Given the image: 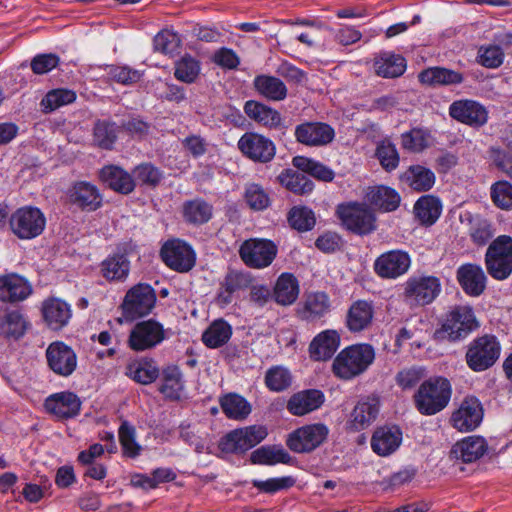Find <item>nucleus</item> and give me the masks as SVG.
<instances>
[{"label":"nucleus","instance_id":"obj_47","mask_svg":"<svg viewBox=\"0 0 512 512\" xmlns=\"http://www.w3.org/2000/svg\"><path fill=\"white\" fill-rule=\"evenodd\" d=\"M232 335L231 326L224 320L214 321L203 333L202 341L209 348H218L228 342Z\"/></svg>","mask_w":512,"mask_h":512},{"label":"nucleus","instance_id":"obj_4","mask_svg":"<svg viewBox=\"0 0 512 512\" xmlns=\"http://www.w3.org/2000/svg\"><path fill=\"white\" fill-rule=\"evenodd\" d=\"M441 281L433 275H413L404 283L403 297L411 306L431 304L441 292Z\"/></svg>","mask_w":512,"mask_h":512},{"label":"nucleus","instance_id":"obj_39","mask_svg":"<svg viewBox=\"0 0 512 512\" xmlns=\"http://www.w3.org/2000/svg\"><path fill=\"white\" fill-rule=\"evenodd\" d=\"M419 81L422 84L437 85H453L463 81V75L457 71L443 67H430L420 72Z\"/></svg>","mask_w":512,"mask_h":512},{"label":"nucleus","instance_id":"obj_38","mask_svg":"<svg viewBox=\"0 0 512 512\" xmlns=\"http://www.w3.org/2000/svg\"><path fill=\"white\" fill-rule=\"evenodd\" d=\"M299 295V283L290 273H282L274 286L273 297L277 304L288 306L293 304Z\"/></svg>","mask_w":512,"mask_h":512},{"label":"nucleus","instance_id":"obj_55","mask_svg":"<svg viewBox=\"0 0 512 512\" xmlns=\"http://www.w3.org/2000/svg\"><path fill=\"white\" fill-rule=\"evenodd\" d=\"M200 73V63L190 55L183 56L175 64L174 76L181 82L193 83Z\"/></svg>","mask_w":512,"mask_h":512},{"label":"nucleus","instance_id":"obj_20","mask_svg":"<svg viewBox=\"0 0 512 512\" xmlns=\"http://www.w3.org/2000/svg\"><path fill=\"white\" fill-rule=\"evenodd\" d=\"M295 137L301 144L319 147L332 142L335 137V131L326 123L306 122L296 126Z\"/></svg>","mask_w":512,"mask_h":512},{"label":"nucleus","instance_id":"obj_19","mask_svg":"<svg viewBox=\"0 0 512 512\" xmlns=\"http://www.w3.org/2000/svg\"><path fill=\"white\" fill-rule=\"evenodd\" d=\"M482 419L483 408L480 401L475 397H467L452 414L451 422L457 430L468 432L476 429Z\"/></svg>","mask_w":512,"mask_h":512},{"label":"nucleus","instance_id":"obj_57","mask_svg":"<svg viewBox=\"0 0 512 512\" xmlns=\"http://www.w3.org/2000/svg\"><path fill=\"white\" fill-rule=\"evenodd\" d=\"M154 50L163 54H173L181 46L179 35L171 30L160 31L153 40Z\"/></svg>","mask_w":512,"mask_h":512},{"label":"nucleus","instance_id":"obj_49","mask_svg":"<svg viewBox=\"0 0 512 512\" xmlns=\"http://www.w3.org/2000/svg\"><path fill=\"white\" fill-rule=\"evenodd\" d=\"M279 180L287 189L296 194H308L314 188L313 182L307 175L291 169L283 171L279 175Z\"/></svg>","mask_w":512,"mask_h":512},{"label":"nucleus","instance_id":"obj_24","mask_svg":"<svg viewBox=\"0 0 512 512\" xmlns=\"http://www.w3.org/2000/svg\"><path fill=\"white\" fill-rule=\"evenodd\" d=\"M402 443V431L396 426L378 427L371 437V448L379 456L393 454Z\"/></svg>","mask_w":512,"mask_h":512},{"label":"nucleus","instance_id":"obj_5","mask_svg":"<svg viewBox=\"0 0 512 512\" xmlns=\"http://www.w3.org/2000/svg\"><path fill=\"white\" fill-rule=\"evenodd\" d=\"M336 214L342 225L349 231L366 235L376 229V219L366 204L350 202L339 204Z\"/></svg>","mask_w":512,"mask_h":512},{"label":"nucleus","instance_id":"obj_36","mask_svg":"<svg viewBox=\"0 0 512 512\" xmlns=\"http://www.w3.org/2000/svg\"><path fill=\"white\" fill-rule=\"evenodd\" d=\"M251 283V277L248 273L231 270L223 281L218 292V300L222 304H229L233 300V294L247 288Z\"/></svg>","mask_w":512,"mask_h":512},{"label":"nucleus","instance_id":"obj_29","mask_svg":"<svg viewBox=\"0 0 512 512\" xmlns=\"http://www.w3.org/2000/svg\"><path fill=\"white\" fill-rule=\"evenodd\" d=\"M340 335L336 330H325L319 333L309 345L310 358L315 361H326L337 351Z\"/></svg>","mask_w":512,"mask_h":512},{"label":"nucleus","instance_id":"obj_52","mask_svg":"<svg viewBox=\"0 0 512 512\" xmlns=\"http://www.w3.org/2000/svg\"><path fill=\"white\" fill-rule=\"evenodd\" d=\"M76 100V93L66 88H58L49 91L41 101L45 112L54 111L61 106L73 103Z\"/></svg>","mask_w":512,"mask_h":512},{"label":"nucleus","instance_id":"obj_13","mask_svg":"<svg viewBox=\"0 0 512 512\" xmlns=\"http://www.w3.org/2000/svg\"><path fill=\"white\" fill-rule=\"evenodd\" d=\"M45 357L49 369L60 377L71 376L77 368L76 352L62 341L50 343L45 351Z\"/></svg>","mask_w":512,"mask_h":512},{"label":"nucleus","instance_id":"obj_63","mask_svg":"<svg viewBox=\"0 0 512 512\" xmlns=\"http://www.w3.org/2000/svg\"><path fill=\"white\" fill-rule=\"evenodd\" d=\"M245 200L253 210H264L269 206L270 198L266 191L258 184H249L245 191Z\"/></svg>","mask_w":512,"mask_h":512},{"label":"nucleus","instance_id":"obj_7","mask_svg":"<svg viewBox=\"0 0 512 512\" xmlns=\"http://www.w3.org/2000/svg\"><path fill=\"white\" fill-rule=\"evenodd\" d=\"M268 435L263 425H251L230 431L219 441V449L224 453H244L263 441Z\"/></svg>","mask_w":512,"mask_h":512},{"label":"nucleus","instance_id":"obj_56","mask_svg":"<svg viewBox=\"0 0 512 512\" xmlns=\"http://www.w3.org/2000/svg\"><path fill=\"white\" fill-rule=\"evenodd\" d=\"M128 371L133 380L144 385L152 383L159 376V369L153 361L131 364Z\"/></svg>","mask_w":512,"mask_h":512},{"label":"nucleus","instance_id":"obj_9","mask_svg":"<svg viewBox=\"0 0 512 512\" xmlns=\"http://www.w3.org/2000/svg\"><path fill=\"white\" fill-rule=\"evenodd\" d=\"M278 252L275 243L268 239L251 238L239 248V256L244 264L253 269H264L271 265Z\"/></svg>","mask_w":512,"mask_h":512},{"label":"nucleus","instance_id":"obj_53","mask_svg":"<svg viewBox=\"0 0 512 512\" xmlns=\"http://www.w3.org/2000/svg\"><path fill=\"white\" fill-rule=\"evenodd\" d=\"M118 127L114 122L99 120L93 129L94 142L103 149H111L117 138Z\"/></svg>","mask_w":512,"mask_h":512},{"label":"nucleus","instance_id":"obj_30","mask_svg":"<svg viewBox=\"0 0 512 512\" xmlns=\"http://www.w3.org/2000/svg\"><path fill=\"white\" fill-rule=\"evenodd\" d=\"M69 199L73 204L89 211L98 209L102 203L97 187L85 181L74 184L69 191Z\"/></svg>","mask_w":512,"mask_h":512},{"label":"nucleus","instance_id":"obj_23","mask_svg":"<svg viewBox=\"0 0 512 512\" xmlns=\"http://www.w3.org/2000/svg\"><path fill=\"white\" fill-rule=\"evenodd\" d=\"M456 278L463 291L469 296H480L486 289L487 277L478 264L466 263L459 266Z\"/></svg>","mask_w":512,"mask_h":512},{"label":"nucleus","instance_id":"obj_31","mask_svg":"<svg viewBox=\"0 0 512 512\" xmlns=\"http://www.w3.org/2000/svg\"><path fill=\"white\" fill-rule=\"evenodd\" d=\"M403 184L417 192L429 191L435 184V173L422 165H411L400 177Z\"/></svg>","mask_w":512,"mask_h":512},{"label":"nucleus","instance_id":"obj_34","mask_svg":"<svg viewBox=\"0 0 512 512\" xmlns=\"http://www.w3.org/2000/svg\"><path fill=\"white\" fill-rule=\"evenodd\" d=\"M222 412L228 419L245 420L252 411L251 404L240 394L230 392L219 397Z\"/></svg>","mask_w":512,"mask_h":512},{"label":"nucleus","instance_id":"obj_8","mask_svg":"<svg viewBox=\"0 0 512 512\" xmlns=\"http://www.w3.org/2000/svg\"><path fill=\"white\" fill-rule=\"evenodd\" d=\"M9 225L19 239L30 240L44 231L46 218L39 208L25 206L17 209L11 215Z\"/></svg>","mask_w":512,"mask_h":512},{"label":"nucleus","instance_id":"obj_12","mask_svg":"<svg viewBox=\"0 0 512 512\" xmlns=\"http://www.w3.org/2000/svg\"><path fill=\"white\" fill-rule=\"evenodd\" d=\"M156 299V293L149 284H137L126 293L123 312L133 319L146 316L155 307Z\"/></svg>","mask_w":512,"mask_h":512},{"label":"nucleus","instance_id":"obj_42","mask_svg":"<svg viewBox=\"0 0 512 512\" xmlns=\"http://www.w3.org/2000/svg\"><path fill=\"white\" fill-rule=\"evenodd\" d=\"M254 86L261 95L273 101H281L287 96L286 85L274 76H257L254 79Z\"/></svg>","mask_w":512,"mask_h":512},{"label":"nucleus","instance_id":"obj_33","mask_svg":"<svg viewBox=\"0 0 512 512\" xmlns=\"http://www.w3.org/2000/svg\"><path fill=\"white\" fill-rule=\"evenodd\" d=\"M374 309L371 302L358 300L349 308L346 315V325L351 332L367 329L373 320Z\"/></svg>","mask_w":512,"mask_h":512},{"label":"nucleus","instance_id":"obj_18","mask_svg":"<svg viewBox=\"0 0 512 512\" xmlns=\"http://www.w3.org/2000/svg\"><path fill=\"white\" fill-rule=\"evenodd\" d=\"M411 265L408 253L401 250H393L380 255L374 264L378 276L387 279H395L405 274Z\"/></svg>","mask_w":512,"mask_h":512},{"label":"nucleus","instance_id":"obj_43","mask_svg":"<svg viewBox=\"0 0 512 512\" xmlns=\"http://www.w3.org/2000/svg\"><path fill=\"white\" fill-rule=\"evenodd\" d=\"M244 111L249 118L267 127H277L281 122L276 110L256 101H247Z\"/></svg>","mask_w":512,"mask_h":512},{"label":"nucleus","instance_id":"obj_21","mask_svg":"<svg viewBox=\"0 0 512 512\" xmlns=\"http://www.w3.org/2000/svg\"><path fill=\"white\" fill-rule=\"evenodd\" d=\"M380 410L379 399L372 396L361 398L350 413L347 425L350 430L358 432L375 422Z\"/></svg>","mask_w":512,"mask_h":512},{"label":"nucleus","instance_id":"obj_32","mask_svg":"<svg viewBox=\"0 0 512 512\" xmlns=\"http://www.w3.org/2000/svg\"><path fill=\"white\" fill-rule=\"evenodd\" d=\"M99 176L108 187L116 192L129 194L134 190L133 177L119 166H105L100 170Z\"/></svg>","mask_w":512,"mask_h":512},{"label":"nucleus","instance_id":"obj_10","mask_svg":"<svg viewBox=\"0 0 512 512\" xmlns=\"http://www.w3.org/2000/svg\"><path fill=\"white\" fill-rule=\"evenodd\" d=\"M329 435L323 423L302 426L287 436L286 445L295 453H310L322 445Z\"/></svg>","mask_w":512,"mask_h":512},{"label":"nucleus","instance_id":"obj_62","mask_svg":"<svg viewBox=\"0 0 512 512\" xmlns=\"http://www.w3.org/2000/svg\"><path fill=\"white\" fill-rule=\"evenodd\" d=\"M491 198L501 209H512V184L507 181H498L491 187Z\"/></svg>","mask_w":512,"mask_h":512},{"label":"nucleus","instance_id":"obj_45","mask_svg":"<svg viewBox=\"0 0 512 512\" xmlns=\"http://www.w3.org/2000/svg\"><path fill=\"white\" fill-rule=\"evenodd\" d=\"M377 75L384 78L401 76L406 69L405 59L396 54L384 53L375 61Z\"/></svg>","mask_w":512,"mask_h":512},{"label":"nucleus","instance_id":"obj_44","mask_svg":"<svg viewBox=\"0 0 512 512\" xmlns=\"http://www.w3.org/2000/svg\"><path fill=\"white\" fill-rule=\"evenodd\" d=\"M251 461L255 464L275 465L277 463L291 464L292 456L282 447L263 446L253 451Z\"/></svg>","mask_w":512,"mask_h":512},{"label":"nucleus","instance_id":"obj_11","mask_svg":"<svg viewBox=\"0 0 512 512\" xmlns=\"http://www.w3.org/2000/svg\"><path fill=\"white\" fill-rule=\"evenodd\" d=\"M166 339L164 326L154 320H143L131 329L128 345L134 351H145L156 347Z\"/></svg>","mask_w":512,"mask_h":512},{"label":"nucleus","instance_id":"obj_61","mask_svg":"<svg viewBox=\"0 0 512 512\" xmlns=\"http://www.w3.org/2000/svg\"><path fill=\"white\" fill-rule=\"evenodd\" d=\"M376 156L381 166L387 170L392 171L397 168L399 164V154L395 145L390 142H381L376 149Z\"/></svg>","mask_w":512,"mask_h":512},{"label":"nucleus","instance_id":"obj_3","mask_svg":"<svg viewBox=\"0 0 512 512\" xmlns=\"http://www.w3.org/2000/svg\"><path fill=\"white\" fill-rule=\"evenodd\" d=\"M485 264L489 275L496 280H505L512 273V238L497 237L488 247Z\"/></svg>","mask_w":512,"mask_h":512},{"label":"nucleus","instance_id":"obj_48","mask_svg":"<svg viewBox=\"0 0 512 512\" xmlns=\"http://www.w3.org/2000/svg\"><path fill=\"white\" fill-rule=\"evenodd\" d=\"M292 163L294 167L302 172L308 173L314 178L324 182H331L335 177V173L332 169L307 157L296 156L293 158Z\"/></svg>","mask_w":512,"mask_h":512},{"label":"nucleus","instance_id":"obj_37","mask_svg":"<svg viewBox=\"0 0 512 512\" xmlns=\"http://www.w3.org/2000/svg\"><path fill=\"white\" fill-rule=\"evenodd\" d=\"M370 205L383 212L396 210L400 205V195L392 188L386 186L372 187L366 194Z\"/></svg>","mask_w":512,"mask_h":512},{"label":"nucleus","instance_id":"obj_26","mask_svg":"<svg viewBox=\"0 0 512 512\" xmlns=\"http://www.w3.org/2000/svg\"><path fill=\"white\" fill-rule=\"evenodd\" d=\"M30 328L27 316L19 309H6L0 315V336L7 340H19Z\"/></svg>","mask_w":512,"mask_h":512},{"label":"nucleus","instance_id":"obj_15","mask_svg":"<svg viewBox=\"0 0 512 512\" xmlns=\"http://www.w3.org/2000/svg\"><path fill=\"white\" fill-rule=\"evenodd\" d=\"M476 327L473 310L468 306H456L446 316L442 333L450 340L467 336Z\"/></svg>","mask_w":512,"mask_h":512},{"label":"nucleus","instance_id":"obj_50","mask_svg":"<svg viewBox=\"0 0 512 512\" xmlns=\"http://www.w3.org/2000/svg\"><path fill=\"white\" fill-rule=\"evenodd\" d=\"M330 310V301L327 294L316 292L309 294L304 303L303 317L314 320L322 317Z\"/></svg>","mask_w":512,"mask_h":512},{"label":"nucleus","instance_id":"obj_22","mask_svg":"<svg viewBox=\"0 0 512 512\" xmlns=\"http://www.w3.org/2000/svg\"><path fill=\"white\" fill-rule=\"evenodd\" d=\"M44 407L57 419H69L77 416L81 409V401L76 394L63 391L46 398Z\"/></svg>","mask_w":512,"mask_h":512},{"label":"nucleus","instance_id":"obj_16","mask_svg":"<svg viewBox=\"0 0 512 512\" xmlns=\"http://www.w3.org/2000/svg\"><path fill=\"white\" fill-rule=\"evenodd\" d=\"M238 148L246 157L261 163H267L275 156L274 143L257 133H245L238 141Z\"/></svg>","mask_w":512,"mask_h":512},{"label":"nucleus","instance_id":"obj_51","mask_svg":"<svg viewBox=\"0 0 512 512\" xmlns=\"http://www.w3.org/2000/svg\"><path fill=\"white\" fill-rule=\"evenodd\" d=\"M101 271L108 280H122L129 273V261L124 255H114L103 261Z\"/></svg>","mask_w":512,"mask_h":512},{"label":"nucleus","instance_id":"obj_60","mask_svg":"<svg viewBox=\"0 0 512 512\" xmlns=\"http://www.w3.org/2000/svg\"><path fill=\"white\" fill-rule=\"evenodd\" d=\"M402 146L411 152H421L428 146L429 134L427 131L414 128L402 134Z\"/></svg>","mask_w":512,"mask_h":512},{"label":"nucleus","instance_id":"obj_35","mask_svg":"<svg viewBox=\"0 0 512 512\" xmlns=\"http://www.w3.org/2000/svg\"><path fill=\"white\" fill-rule=\"evenodd\" d=\"M487 450V443L484 438L470 436L457 442L451 450V455L463 462H473L482 457Z\"/></svg>","mask_w":512,"mask_h":512},{"label":"nucleus","instance_id":"obj_17","mask_svg":"<svg viewBox=\"0 0 512 512\" xmlns=\"http://www.w3.org/2000/svg\"><path fill=\"white\" fill-rule=\"evenodd\" d=\"M449 115L463 124L481 127L487 123L488 111L477 101L462 99L454 101L449 107Z\"/></svg>","mask_w":512,"mask_h":512},{"label":"nucleus","instance_id":"obj_14","mask_svg":"<svg viewBox=\"0 0 512 512\" xmlns=\"http://www.w3.org/2000/svg\"><path fill=\"white\" fill-rule=\"evenodd\" d=\"M161 257L169 268L178 272L190 271L196 261L195 253L191 246L178 239L167 241L163 245Z\"/></svg>","mask_w":512,"mask_h":512},{"label":"nucleus","instance_id":"obj_41","mask_svg":"<svg viewBox=\"0 0 512 512\" xmlns=\"http://www.w3.org/2000/svg\"><path fill=\"white\" fill-rule=\"evenodd\" d=\"M441 210L440 200L432 195L420 197L414 205L415 215L424 225L434 224L439 218Z\"/></svg>","mask_w":512,"mask_h":512},{"label":"nucleus","instance_id":"obj_25","mask_svg":"<svg viewBox=\"0 0 512 512\" xmlns=\"http://www.w3.org/2000/svg\"><path fill=\"white\" fill-rule=\"evenodd\" d=\"M32 293L29 282L16 273L0 276V301L15 303L25 300Z\"/></svg>","mask_w":512,"mask_h":512},{"label":"nucleus","instance_id":"obj_40","mask_svg":"<svg viewBox=\"0 0 512 512\" xmlns=\"http://www.w3.org/2000/svg\"><path fill=\"white\" fill-rule=\"evenodd\" d=\"M184 388L183 376L178 366L169 365L162 370L160 392L170 399H179Z\"/></svg>","mask_w":512,"mask_h":512},{"label":"nucleus","instance_id":"obj_1","mask_svg":"<svg viewBox=\"0 0 512 512\" xmlns=\"http://www.w3.org/2000/svg\"><path fill=\"white\" fill-rule=\"evenodd\" d=\"M452 390L450 382L443 377H432L420 384L413 396L416 409L422 415H434L449 403Z\"/></svg>","mask_w":512,"mask_h":512},{"label":"nucleus","instance_id":"obj_58","mask_svg":"<svg viewBox=\"0 0 512 512\" xmlns=\"http://www.w3.org/2000/svg\"><path fill=\"white\" fill-rule=\"evenodd\" d=\"M265 384L271 391H283L291 385V374L286 368L272 367L266 372Z\"/></svg>","mask_w":512,"mask_h":512},{"label":"nucleus","instance_id":"obj_54","mask_svg":"<svg viewBox=\"0 0 512 512\" xmlns=\"http://www.w3.org/2000/svg\"><path fill=\"white\" fill-rule=\"evenodd\" d=\"M288 222L295 230L305 232L315 226L316 219L311 209L295 206L288 213Z\"/></svg>","mask_w":512,"mask_h":512},{"label":"nucleus","instance_id":"obj_2","mask_svg":"<svg viewBox=\"0 0 512 512\" xmlns=\"http://www.w3.org/2000/svg\"><path fill=\"white\" fill-rule=\"evenodd\" d=\"M375 359L369 344H354L343 349L334 359L332 371L340 379L350 380L365 372Z\"/></svg>","mask_w":512,"mask_h":512},{"label":"nucleus","instance_id":"obj_46","mask_svg":"<svg viewBox=\"0 0 512 512\" xmlns=\"http://www.w3.org/2000/svg\"><path fill=\"white\" fill-rule=\"evenodd\" d=\"M184 218L187 222L193 224L207 223L213 215L211 204L201 198L187 201L183 206Z\"/></svg>","mask_w":512,"mask_h":512},{"label":"nucleus","instance_id":"obj_6","mask_svg":"<svg viewBox=\"0 0 512 512\" xmlns=\"http://www.w3.org/2000/svg\"><path fill=\"white\" fill-rule=\"evenodd\" d=\"M501 346L493 335H484L474 339L466 352V362L476 372L490 368L500 356Z\"/></svg>","mask_w":512,"mask_h":512},{"label":"nucleus","instance_id":"obj_59","mask_svg":"<svg viewBox=\"0 0 512 512\" xmlns=\"http://www.w3.org/2000/svg\"><path fill=\"white\" fill-rule=\"evenodd\" d=\"M118 434L124 455L130 458L137 457L140 454L141 447L135 440V428L127 422H123Z\"/></svg>","mask_w":512,"mask_h":512},{"label":"nucleus","instance_id":"obj_28","mask_svg":"<svg viewBox=\"0 0 512 512\" xmlns=\"http://www.w3.org/2000/svg\"><path fill=\"white\" fill-rule=\"evenodd\" d=\"M43 318L52 330L65 327L72 316V310L68 303L58 298H49L42 305Z\"/></svg>","mask_w":512,"mask_h":512},{"label":"nucleus","instance_id":"obj_27","mask_svg":"<svg viewBox=\"0 0 512 512\" xmlns=\"http://www.w3.org/2000/svg\"><path fill=\"white\" fill-rule=\"evenodd\" d=\"M324 394L317 389H308L293 394L286 405L294 416H304L319 409L324 403Z\"/></svg>","mask_w":512,"mask_h":512},{"label":"nucleus","instance_id":"obj_64","mask_svg":"<svg viewBox=\"0 0 512 512\" xmlns=\"http://www.w3.org/2000/svg\"><path fill=\"white\" fill-rule=\"evenodd\" d=\"M107 75L113 81L123 84L131 85L138 82L141 79V72L132 69L129 66H110Z\"/></svg>","mask_w":512,"mask_h":512}]
</instances>
